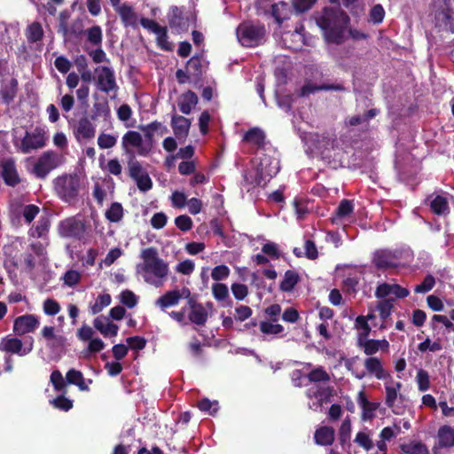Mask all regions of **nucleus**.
<instances>
[{"instance_id":"55","label":"nucleus","mask_w":454,"mask_h":454,"mask_svg":"<svg viewBox=\"0 0 454 454\" xmlns=\"http://www.w3.org/2000/svg\"><path fill=\"white\" fill-rule=\"evenodd\" d=\"M60 309V304L56 300L48 298L43 303V311L47 316H56Z\"/></svg>"},{"instance_id":"29","label":"nucleus","mask_w":454,"mask_h":454,"mask_svg":"<svg viewBox=\"0 0 454 454\" xmlns=\"http://www.w3.org/2000/svg\"><path fill=\"white\" fill-rule=\"evenodd\" d=\"M94 327L104 336H116L119 327L117 325L110 322L109 318L100 316L94 319Z\"/></svg>"},{"instance_id":"35","label":"nucleus","mask_w":454,"mask_h":454,"mask_svg":"<svg viewBox=\"0 0 454 454\" xmlns=\"http://www.w3.org/2000/svg\"><path fill=\"white\" fill-rule=\"evenodd\" d=\"M359 345L364 348L366 355L372 356L378 352L380 349L387 350L389 344L386 340H364L359 342Z\"/></svg>"},{"instance_id":"5","label":"nucleus","mask_w":454,"mask_h":454,"mask_svg":"<svg viewBox=\"0 0 454 454\" xmlns=\"http://www.w3.org/2000/svg\"><path fill=\"white\" fill-rule=\"evenodd\" d=\"M59 233L64 238H74L83 243L90 241L92 238V224L90 220H84L80 216L68 217L59 223Z\"/></svg>"},{"instance_id":"45","label":"nucleus","mask_w":454,"mask_h":454,"mask_svg":"<svg viewBox=\"0 0 454 454\" xmlns=\"http://www.w3.org/2000/svg\"><path fill=\"white\" fill-rule=\"evenodd\" d=\"M132 110L130 106L127 104H122L117 109V117L121 121L125 122L126 127H133L135 121L132 117Z\"/></svg>"},{"instance_id":"61","label":"nucleus","mask_w":454,"mask_h":454,"mask_svg":"<svg viewBox=\"0 0 454 454\" xmlns=\"http://www.w3.org/2000/svg\"><path fill=\"white\" fill-rule=\"evenodd\" d=\"M230 275V269L224 264L215 266L211 271V277L215 281L226 279Z\"/></svg>"},{"instance_id":"9","label":"nucleus","mask_w":454,"mask_h":454,"mask_svg":"<svg viewBox=\"0 0 454 454\" xmlns=\"http://www.w3.org/2000/svg\"><path fill=\"white\" fill-rule=\"evenodd\" d=\"M436 26L454 33V0H434Z\"/></svg>"},{"instance_id":"49","label":"nucleus","mask_w":454,"mask_h":454,"mask_svg":"<svg viewBox=\"0 0 454 454\" xmlns=\"http://www.w3.org/2000/svg\"><path fill=\"white\" fill-rule=\"evenodd\" d=\"M123 216L122 206L118 203H113L110 207L106 211V217L112 223H118Z\"/></svg>"},{"instance_id":"62","label":"nucleus","mask_w":454,"mask_h":454,"mask_svg":"<svg viewBox=\"0 0 454 454\" xmlns=\"http://www.w3.org/2000/svg\"><path fill=\"white\" fill-rule=\"evenodd\" d=\"M129 172L132 179L136 180L139 176L146 174L147 172L143 168L141 164L136 160L129 161Z\"/></svg>"},{"instance_id":"39","label":"nucleus","mask_w":454,"mask_h":454,"mask_svg":"<svg viewBox=\"0 0 454 454\" xmlns=\"http://www.w3.org/2000/svg\"><path fill=\"white\" fill-rule=\"evenodd\" d=\"M272 15L278 23H281L283 20L289 18L292 10L288 4L285 2H278L272 4Z\"/></svg>"},{"instance_id":"51","label":"nucleus","mask_w":454,"mask_h":454,"mask_svg":"<svg viewBox=\"0 0 454 454\" xmlns=\"http://www.w3.org/2000/svg\"><path fill=\"white\" fill-rule=\"evenodd\" d=\"M213 297L221 302H224L229 299V290L226 285L216 283L212 286Z\"/></svg>"},{"instance_id":"57","label":"nucleus","mask_w":454,"mask_h":454,"mask_svg":"<svg viewBox=\"0 0 454 454\" xmlns=\"http://www.w3.org/2000/svg\"><path fill=\"white\" fill-rule=\"evenodd\" d=\"M308 378L309 381L313 382H326L330 380V375L322 367L312 370L309 373Z\"/></svg>"},{"instance_id":"54","label":"nucleus","mask_w":454,"mask_h":454,"mask_svg":"<svg viewBox=\"0 0 454 454\" xmlns=\"http://www.w3.org/2000/svg\"><path fill=\"white\" fill-rule=\"evenodd\" d=\"M117 143V137L111 134L101 133L98 137V145L101 149H110Z\"/></svg>"},{"instance_id":"40","label":"nucleus","mask_w":454,"mask_h":454,"mask_svg":"<svg viewBox=\"0 0 454 454\" xmlns=\"http://www.w3.org/2000/svg\"><path fill=\"white\" fill-rule=\"evenodd\" d=\"M112 298L108 294H99L93 303L90 305V311L91 314L96 315L101 312L105 308L110 305Z\"/></svg>"},{"instance_id":"59","label":"nucleus","mask_w":454,"mask_h":454,"mask_svg":"<svg viewBox=\"0 0 454 454\" xmlns=\"http://www.w3.org/2000/svg\"><path fill=\"white\" fill-rule=\"evenodd\" d=\"M434 278L432 275H427L421 284L415 286L414 292L417 294H426L434 288Z\"/></svg>"},{"instance_id":"19","label":"nucleus","mask_w":454,"mask_h":454,"mask_svg":"<svg viewBox=\"0 0 454 454\" xmlns=\"http://www.w3.org/2000/svg\"><path fill=\"white\" fill-rule=\"evenodd\" d=\"M354 205L351 200H342L336 208L333 216L331 218L332 223L335 225L345 228L354 221Z\"/></svg>"},{"instance_id":"17","label":"nucleus","mask_w":454,"mask_h":454,"mask_svg":"<svg viewBox=\"0 0 454 454\" xmlns=\"http://www.w3.org/2000/svg\"><path fill=\"white\" fill-rule=\"evenodd\" d=\"M192 293L188 287L176 288L168 291L160 296L156 300L155 305L160 309L165 310L168 308L178 305L181 299H186L188 301Z\"/></svg>"},{"instance_id":"27","label":"nucleus","mask_w":454,"mask_h":454,"mask_svg":"<svg viewBox=\"0 0 454 454\" xmlns=\"http://www.w3.org/2000/svg\"><path fill=\"white\" fill-rule=\"evenodd\" d=\"M114 8L120 16L121 20L124 27H137L138 16L135 12L134 8L130 4L123 3Z\"/></svg>"},{"instance_id":"4","label":"nucleus","mask_w":454,"mask_h":454,"mask_svg":"<svg viewBox=\"0 0 454 454\" xmlns=\"http://www.w3.org/2000/svg\"><path fill=\"white\" fill-rule=\"evenodd\" d=\"M347 148L348 145L342 138L337 139L330 135H314L309 145L313 154L320 156L329 163L341 161Z\"/></svg>"},{"instance_id":"13","label":"nucleus","mask_w":454,"mask_h":454,"mask_svg":"<svg viewBox=\"0 0 454 454\" xmlns=\"http://www.w3.org/2000/svg\"><path fill=\"white\" fill-rule=\"evenodd\" d=\"M33 348L34 340L32 337L27 338L24 342L12 335H7L0 340L1 351L17 354L20 356L29 354Z\"/></svg>"},{"instance_id":"10","label":"nucleus","mask_w":454,"mask_h":454,"mask_svg":"<svg viewBox=\"0 0 454 454\" xmlns=\"http://www.w3.org/2000/svg\"><path fill=\"white\" fill-rule=\"evenodd\" d=\"M406 261H401L402 254L398 252H392L390 250L382 249L377 250L373 254L372 262L378 269H392L404 267L408 265L411 254L410 253L404 254Z\"/></svg>"},{"instance_id":"63","label":"nucleus","mask_w":454,"mask_h":454,"mask_svg":"<svg viewBox=\"0 0 454 454\" xmlns=\"http://www.w3.org/2000/svg\"><path fill=\"white\" fill-rule=\"evenodd\" d=\"M418 387L420 391L424 392L429 388V376L425 370H419L416 376Z\"/></svg>"},{"instance_id":"23","label":"nucleus","mask_w":454,"mask_h":454,"mask_svg":"<svg viewBox=\"0 0 454 454\" xmlns=\"http://www.w3.org/2000/svg\"><path fill=\"white\" fill-rule=\"evenodd\" d=\"M111 109L108 101L105 98L96 101L91 108L90 119L92 121H103L105 124L111 123Z\"/></svg>"},{"instance_id":"64","label":"nucleus","mask_w":454,"mask_h":454,"mask_svg":"<svg viewBox=\"0 0 454 454\" xmlns=\"http://www.w3.org/2000/svg\"><path fill=\"white\" fill-rule=\"evenodd\" d=\"M176 226L182 231H188L192 228V220L186 215H182L175 219Z\"/></svg>"},{"instance_id":"18","label":"nucleus","mask_w":454,"mask_h":454,"mask_svg":"<svg viewBox=\"0 0 454 454\" xmlns=\"http://www.w3.org/2000/svg\"><path fill=\"white\" fill-rule=\"evenodd\" d=\"M185 306L187 318L191 323L197 325H203L206 324L208 317V312L202 303L197 302L191 295Z\"/></svg>"},{"instance_id":"48","label":"nucleus","mask_w":454,"mask_h":454,"mask_svg":"<svg viewBox=\"0 0 454 454\" xmlns=\"http://www.w3.org/2000/svg\"><path fill=\"white\" fill-rule=\"evenodd\" d=\"M49 227V219L46 217H41L36 225L30 229L29 233L33 238H42L47 233Z\"/></svg>"},{"instance_id":"58","label":"nucleus","mask_w":454,"mask_h":454,"mask_svg":"<svg viewBox=\"0 0 454 454\" xmlns=\"http://www.w3.org/2000/svg\"><path fill=\"white\" fill-rule=\"evenodd\" d=\"M143 27L153 32L155 35H164V27L160 26L156 21L150 19L143 18L140 20Z\"/></svg>"},{"instance_id":"11","label":"nucleus","mask_w":454,"mask_h":454,"mask_svg":"<svg viewBox=\"0 0 454 454\" xmlns=\"http://www.w3.org/2000/svg\"><path fill=\"white\" fill-rule=\"evenodd\" d=\"M121 147L126 153L134 154V150L139 156H147L152 151V143L145 142L137 131L129 130L121 138Z\"/></svg>"},{"instance_id":"38","label":"nucleus","mask_w":454,"mask_h":454,"mask_svg":"<svg viewBox=\"0 0 454 454\" xmlns=\"http://www.w3.org/2000/svg\"><path fill=\"white\" fill-rule=\"evenodd\" d=\"M18 82L16 79L12 78L0 90L1 100L9 104L16 96Z\"/></svg>"},{"instance_id":"25","label":"nucleus","mask_w":454,"mask_h":454,"mask_svg":"<svg viewBox=\"0 0 454 454\" xmlns=\"http://www.w3.org/2000/svg\"><path fill=\"white\" fill-rule=\"evenodd\" d=\"M41 334L46 341L48 348L53 350L63 348L66 344V338L58 334L53 326L45 325L42 329Z\"/></svg>"},{"instance_id":"30","label":"nucleus","mask_w":454,"mask_h":454,"mask_svg":"<svg viewBox=\"0 0 454 454\" xmlns=\"http://www.w3.org/2000/svg\"><path fill=\"white\" fill-rule=\"evenodd\" d=\"M357 403L362 409L363 420H371L375 416V411L379 407L378 403L369 402L364 391L357 395Z\"/></svg>"},{"instance_id":"6","label":"nucleus","mask_w":454,"mask_h":454,"mask_svg":"<svg viewBox=\"0 0 454 454\" xmlns=\"http://www.w3.org/2000/svg\"><path fill=\"white\" fill-rule=\"evenodd\" d=\"M84 186L82 176L74 173L58 176L54 180V189L58 196L65 202L73 203L76 200Z\"/></svg>"},{"instance_id":"7","label":"nucleus","mask_w":454,"mask_h":454,"mask_svg":"<svg viewBox=\"0 0 454 454\" xmlns=\"http://www.w3.org/2000/svg\"><path fill=\"white\" fill-rule=\"evenodd\" d=\"M239 43L244 47H255L265 42L264 26L253 22H243L236 29Z\"/></svg>"},{"instance_id":"50","label":"nucleus","mask_w":454,"mask_h":454,"mask_svg":"<svg viewBox=\"0 0 454 454\" xmlns=\"http://www.w3.org/2000/svg\"><path fill=\"white\" fill-rule=\"evenodd\" d=\"M260 330L265 335H278L284 331V327L273 321H262L260 323Z\"/></svg>"},{"instance_id":"28","label":"nucleus","mask_w":454,"mask_h":454,"mask_svg":"<svg viewBox=\"0 0 454 454\" xmlns=\"http://www.w3.org/2000/svg\"><path fill=\"white\" fill-rule=\"evenodd\" d=\"M171 125L177 138H185L189 133L191 121L182 115L173 114Z\"/></svg>"},{"instance_id":"37","label":"nucleus","mask_w":454,"mask_h":454,"mask_svg":"<svg viewBox=\"0 0 454 454\" xmlns=\"http://www.w3.org/2000/svg\"><path fill=\"white\" fill-rule=\"evenodd\" d=\"M141 129L145 132V142H151L152 144L155 134H158L159 136H163L168 132L167 127L157 121L152 122L145 127H142Z\"/></svg>"},{"instance_id":"52","label":"nucleus","mask_w":454,"mask_h":454,"mask_svg":"<svg viewBox=\"0 0 454 454\" xmlns=\"http://www.w3.org/2000/svg\"><path fill=\"white\" fill-rule=\"evenodd\" d=\"M87 40L95 46H100L103 39L102 29L99 26H93L86 30Z\"/></svg>"},{"instance_id":"41","label":"nucleus","mask_w":454,"mask_h":454,"mask_svg":"<svg viewBox=\"0 0 454 454\" xmlns=\"http://www.w3.org/2000/svg\"><path fill=\"white\" fill-rule=\"evenodd\" d=\"M401 450L405 454H429L427 447L421 442H411L402 444Z\"/></svg>"},{"instance_id":"53","label":"nucleus","mask_w":454,"mask_h":454,"mask_svg":"<svg viewBox=\"0 0 454 454\" xmlns=\"http://www.w3.org/2000/svg\"><path fill=\"white\" fill-rule=\"evenodd\" d=\"M82 275L78 270H69L61 278L64 285L69 287L76 286L81 280Z\"/></svg>"},{"instance_id":"21","label":"nucleus","mask_w":454,"mask_h":454,"mask_svg":"<svg viewBox=\"0 0 454 454\" xmlns=\"http://www.w3.org/2000/svg\"><path fill=\"white\" fill-rule=\"evenodd\" d=\"M437 442L432 448L433 454H440L442 449L454 447V428L450 426H442L437 432Z\"/></svg>"},{"instance_id":"26","label":"nucleus","mask_w":454,"mask_h":454,"mask_svg":"<svg viewBox=\"0 0 454 454\" xmlns=\"http://www.w3.org/2000/svg\"><path fill=\"white\" fill-rule=\"evenodd\" d=\"M74 135L78 142L90 140L96 135V127L91 120L82 118L76 125Z\"/></svg>"},{"instance_id":"60","label":"nucleus","mask_w":454,"mask_h":454,"mask_svg":"<svg viewBox=\"0 0 454 454\" xmlns=\"http://www.w3.org/2000/svg\"><path fill=\"white\" fill-rule=\"evenodd\" d=\"M198 408L201 411L207 412L209 415H214L218 411V403L216 401H210L207 398H204L198 402Z\"/></svg>"},{"instance_id":"46","label":"nucleus","mask_w":454,"mask_h":454,"mask_svg":"<svg viewBox=\"0 0 454 454\" xmlns=\"http://www.w3.org/2000/svg\"><path fill=\"white\" fill-rule=\"evenodd\" d=\"M354 442L366 451H370L373 449L372 435L368 431L358 432L355 437Z\"/></svg>"},{"instance_id":"36","label":"nucleus","mask_w":454,"mask_h":454,"mask_svg":"<svg viewBox=\"0 0 454 454\" xmlns=\"http://www.w3.org/2000/svg\"><path fill=\"white\" fill-rule=\"evenodd\" d=\"M243 140L261 148L265 143V134L261 129L253 128L244 134Z\"/></svg>"},{"instance_id":"24","label":"nucleus","mask_w":454,"mask_h":454,"mask_svg":"<svg viewBox=\"0 0 454 454\" xmlns=\"http://www.w3.org/2000/svg\"><path fill=\"white\" fill-rule=\"evenodd\" d=\"M410 292L407 288L402 287L397 284L382 283L379 285L375 291V296L379 299L386 298L394 295L395 298H405L409 295Z\"/></svg>"},{"instance_id":"22","label":"nucleus","mask_w":454,"mask_h":454,"mask_svg":"<svg viewBox=\"0 0 454 454\" xmlns=\"http://www.w3.org/2000/svg\"><path fill=\"white\" fill-rule=\"evenodd\" d=\"M283 41L287 48L294 51H299L301 49L302 45L311 43V38L307 39L305 37L303 26L297 27L292 33H285Z\"/></svg>"},{"instance_id":"2","label":"nucleus","mask_w":454,"mask_h":454,"mask_svg":"<svg viewBox=\"0 0 454 454\" xmlns=\"http://www.w3.org/2000/svg\"><path fill=\"white\" fill-rule=\"evenodd\" d=\"M141 262L136 266V274L145 282L156 288L161 287L167 280L168 264L162 260L154 247H147L140 253Z\"/></svg>"},{"instance_id":"42","label":"nucleus","mask_w":454,"mask_h":454,"mask_svg":"<svg viewBox=\"0 0 454 454\" xmlns=\"http://www.w3.org/2000/svg\"><path fill=\"white\" fill-rule=\"evenodd\" d=\"M431 209L437 215H445L449 213V205L447 199L442 195H436L430 202Z\"/></svg>"},{"instance_id":"34","label":"nucleus","mask_w":454,"mask_h":454,"mask_svg":"<svg viewBox=\"0 0 454 454\" xmlns=\"http://www.w3.org/2000/svg\"><path fill=\"white\" fill-rule=\"evenodd\" d=\"M3 177L5 183L14 186L19 183V176L16 170L15 163L12 160H5L2 164Z\"/></svg>"},{"instance_id":"15","label":"nucleus","mask_w":454,"mask_h":454,"mask_svg":"<svg viewBox=\"0 0 454 454\" xmlns=\"http://www.w3.org/2000/svg\"><path fill=\"white\" fill-rule=\"evenodd\" d=\"M385 403L395 414H401L402 409L397 405V400L402 398L400 390L402 383L395 380L390 375L385 380Z\"/></svg>"},{"instance_id":"3","label":"nucleus","mask_w":454,"mask_h":454,"mask_svg":"<svg viewBox=\"0 0 454 454\" xmlns=\"http://www.w3.org/2000/svg\"><path fill=\"white\" fill-rule=\"evenodd\" d=\"M275 154V152L270 155L259 151L254 161V169L244 176L245 180L255 185H265L280 168L279 160Z\"/></svg>"},{"instance_id":"16","label":"nucleus","mask_w":454,"mask_h":454,"mask_svg":"<svg viewBox=\"0 0 454 454\" xmlns=\"http://www.w3.org/2000/svg\"><path fill=\"white\" fill-rule=\"evenodd\" d=\"M59 164V158L56 153L47 151L43 153L34 165L33 173L40 178L45 177Z\"/></svg>"},{"instance_id":"14","label":"nucleus","mask_w":454,"mask_h":454,"mask_svg":"<svg viewBox=\"0 0 454 454\" xmlns=\"http://www.w3.org/2000/svg\"><path fill=\"white\" fill-rule=\"evenodd\" d=\"M332 391L330 387L319 385H314L308 388L307 397L309 409L315 411H322L324 405L331 402Z\"/></svg>"},{"instance_id":"20","label":"nucleus","mask_w":454,"mask_h":454,"mask_svg":"<svg viewBox=\"0 0 454 454\" xmlns=\"http://www.w3.org/2000/svg\"><path fill=\"white\" fill-rule=\"evenodd\" d=\"M40 325V320L34 314H25L15 318L13 332L17 335L34 333Z\"/></svg>"},{"instance_id":"33","label":"nucleus","mask_w":454,"mask_h":454,"mask_svg":"<svg viewBox=\"0 0 454 454\" xmlns=\"http://www.w3.org/2000/svg\"><path fill=\"white\" fill-rule=\"evenodd\" d=\"M317 444L322 446L332 445L334 441V430L328 426H323L317 428L314 434Z\"/></svg>"},{"instance_id":"32","label":"nucleus","mask_w":454,"mask_h":454,"mask_svg":"<svg viewBox=\"0 0 454 454\" xmlns=\"http://www.w3.org/2000/svg\"><path fill=\"white\" fill-rule=\"evenodd\" d=\"M368 373L373 374L378 380H385L389 373L383 368L381 361L377 357H369L364 361Z\"/></svg>"},{"instance_id":"1","label":"nucleus","mask_w":454,"mask_h":454,"mask_svg":"<svg viewBox=\"0 0 454 454\" xmlns=\"http://www.w3.org/2000/svg\"><path fill=\"white\" fill-rule=\"evenodd\" d=\"M316 21L323 31L325 40L329 43L340 44L349 35L358 37V33L348 28V16L339 7L325 8L316 18Z\"/></svg>"},{"instance_id":"47","label":"nucleus","mask_w":454,"mask_h":454,"mask_svg":"<svg viewBox=\"0 0 454 454\" xmlns=\"http://www.w3.org/2000/svg\"><path fill=\"white\" fill-rule=\"evenodd\" d=\"M299 280V276L293 270H287L280 283V289L284 292L291 291Z\"/></svg>"},{"instance_id":"56","label":"nucleus","mask_w":454,"mask_h":454,"mask_svg":"<svg viewBox=\"0 0 454 454\" xmlns=\"http://www.w3.org/2000/svg\"><path fill=\"white\" fill-rule=\"evenodd\" d=\"M392 308L393 303L389 299L380 301L376 306V309L382 320H386L391 315Z\"/></svg>"},{"instance_id":"8","label":"nucleus","mask_w":454,"mask_h":454,"mask_svg":"<svg viewBox=\"0 0 454 454\" xmlns=\"http://www.w3.org/2000/svg\"><path fill=\"white\" fill-rule=\"evenodd\" d=\"M48 139L47 131L43 127H35L30 131H26L24 137L15 142V146L23 153H29L34 150L43 148Z\"/></svg>"},{"instance_id":"12","label":"nucleus","mask_w":454,"mask_h":454,"mask_svg":"<svg viewBox=\"0 0 454 454\" xmlns=\"http://www.w3.org/2000/svg\"><path fill=\"white\" fill-rule=\"evenodd\" d=\"M94 74L95 83L98 90L106 94L114 92L115 95L117 93L119 87L112 68L100 66L95 68Z\"/></svg>"},{"instance_id":"44","label":"nucleus","mask_w":454,"mask_h":454,"mask_svg":"<svg viewBox=\"0 0 454 454\" xmlns=\"http://www.w3.org/2000/svg\"><path fill=\"white\" fill-rule=\"evenodd\" d=\"M26 36L28 42L35 43L40 41L43 36V27L38 22H33L26 30Z\"/></svg>"},{"instance_id":"43","label":"nucleus","mask_w":454,"mask_h":454,"mask_svg":"<svg viewBox=\"0 0 454 454\" xmlns=\"http://www.w3.org/2000/svg\"><path fill=\"white\" fill-rule=\"evenodd\" d=\"M67 380L69 384L75 385L81 390H88L82 373L80 371L71 369L67 373Z\"/></svg>"},{"instance_id":"31","label":"nucleus","mask_w":454,"mask_h":454,"mask_svg":"<svg viewBox=\"0 0 454 454\" xmlns=\"http://www.w3.org/2000/svg\"><path fill=\"white\" fill-rule=\"evenodd\" d=\"M197 104L198 97L192 90H188L180 95L177 101L179 110L184 114H189L192 112V110L196 106Z\"/></svg>"}]
</instances>
